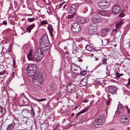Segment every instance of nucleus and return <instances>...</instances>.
Wrapping results in <instances>:
<instances>
[{"label":"nucleus","mask_w":130,"mask_h":130,"mask_svg":"<svg viewBox=\"0 0 130 130\" xmlns=\"http://www.w3.org/2000/svg\"><path fill=\"white\" fill-rule=\"evenodd\" d=\"M104 121L103 117L101 116L98 117L93 124V125L96 127H99V126L102 124Z\"/></svg>","instance_id":"5"},{"label":"nucleus","mask_w":130,"mask_h":130,"mask_svg":"<svg viewBox=\"0 0 130 130\" xmlns=\"http://www.w3.org/2000/svg\"><path fill=\"white\" fill-rule=\"evenodd\" d=\"M120 122L121 124L123 125L128 124V119L125 116H122L120 120Z\"/></svg>","instance_id":"14"},{"label":"nucleus","mask_w":130,"mask_h":130,"mask_svg":"<svg viewBox=\"0 0 130 130\" xmlns=\"http://www.w3.org/2000/svg\"><path fill=\"white\" fill-rule=\"evenodd\" d=\"M73 10L72 9L70 8V10L69 11V13L71 14L73 12Z\"/></svg>","instance_id":"38"},{"label":"nucleus","mask_w":130,"mask_h":130,"mask_svg":"<svg viewBox=\"0 0 130 130\" xmlns=\"http://www.w3.org/2000/svg\"><path fill=\"white\" fill-rule=\"evenodd\" d=\"M47 29L51 35L52 34L53 31V28L52 27L50 26H48Z\"/></svg>","instance_id":"27"},{"label":"nucleus","mask_w":130,"mask_h":130,"mask_svg":"<svg viewBox=\"0 0 130 130\" xmlns=\"http://www.w3.org/2000/svg\"><path fill=\"white\" fill-rule=\"evenodd\" d=\"M123 106L121 104H119L118 107L117 109L116 113L118 114H120L123 112Z\"/></svg>","instance_id":"16"},{"label":"nucleus","mask_w":130,"mask_h":130,"mask_svg":"<svg viewBox=\"0 0 130 130\" xmlns=\"http://www.w3.org/2000/svg\"><path fill=\"white\" fill-rule=\"evenodd\" d=\"M98 13L102 16H106L107 13L106 11L104 10H99Z\"/></svg>","instance_id":"19"},{"label":"nucleus","mask_w":130,"mask_h":130,"mask_svg":"<svg viewBox=\"0 0 130 130\" xmlns=\"http://www.w3.org/2000/svg\"><path fill=\"white\" fill-rule=\"evenodd\" d=\"M110 96V95H108V100H107L106 102V104L107 105H108L109 104V103H110V100L109 99V97Z\"/></svg>","instance_id":"32"},{"label":"nucleus","mask_w":130,"mask_h":130,"mask_svg":"<svg viewBox=\"0 0 130 130\" xmlns=\"http://www.w3.org/2000/svg\"><path fill=\"white\" fill-rule=\"evenodd\" d=\"M43 76L40 73L35 74L32 77V81L35 85L38 86L40 85L42 82Z\"/></svg>","instance_id":"2"},{"label":"nucleus","mask_w":130,"mask_h":130,"mask_svg":"<svg viewBox=\"0 0 130 130\" xmlns=\"http://www.w3.org/2000/svg\"><path fill=\"white\" fill-rule=\"evenodd\" d=\"M11 51V46L9 45L8 48V54L11 55L12 54Z\"/></svg>","instance_id":"29"},{"label":"nucleus","mask_w":130,"mask_h":130,"mask_svg":"<svg viewBox=\"0 0 130 130\" xmlns=\"http://www.w3.org/2000/svg\"><path fill=\"white\" fill-rule=\"evenodd\" d=\"M88 101V100H84V101L83 102H85V103H86V102H87Z\"/></svg>","instance_id":"45"},{"label":"nucleus","mask_w":130,"mask_h":130,"mask_svg":"<svg viewBox=\"0 0 130 130\" xmlns=\"http://www.w3.org/2000/svg\"><path fill=\"white\" fill-rule=\"evenodd\" d=\"M116 74L117 77L118 78L121 76V75H120V74L118 72H117L116 73Z\"/></svg>","instance_id":"36"},{"label":"nucleus","mask_w":130,"mask_h":130,"mask_svg":"<svg viewBox=\"0 0 130 130\" xmlns=\"http://www.w3.org/2000/svg\"><path fill=\"white\" fill-rule=\"evenodd\" d=\"M130 84V78H129L128 79V82L127 84V86H128Z\"/></svg>","instance_id":"39"},{"label":"nucleus","mask_w":130,"mask_h":130,"mask_svg":"<svg viewBox=\"0 0 130 130\" xmlns=\"http://www.w3.org/2000/svg\"><path fill=\"white\" fill-rule=\"evenodd\" d=\"M36 100L38 101H40L38 99H36Z\"/></svg>","instance_id":"48"},{"label":"nucleus","mask_w":130,"mask_h":130,"mask_svg":"<svg viewBox=\"0 0 130 130\" xmlns=\"http://www.w3.org/2000/svg\"><path fill=\"white\" fill-rule=\"evenodd\" d=\"M107 68H106V69H107Z\"/></svg>","instance_id":"61"},{"label":"nucleus","mask_w":130,"mask_h":130,"mask_svg":"<svg viewBox=\"0 0 130 130\" xmlns=\"http://www.w3.org/2000/svg\"><path fill=\"white\" fill-rule=\"evenodd\" d=\"M97 29V27L96 26L91 25L89 27L88 31V35L89 36H91L94 34V32Z\"/></svg>","instance_id":"9"},{"label":"nucleus","mask_w":130,"mask_h":130,"mask_svg":"<svg viewBox=\"0 0 130 130\" xmlns=\"http://www.w3.org/2000/svg\"><path fill=\"white\" fill-rule=\"evenodd\" d=\"M124 23L123 20H121L119 21H118L116 24V28L119 27L122 25Z\"/></svg>","instance_id":"18"},{"label":"nucleus","mask_w":130,"mask_h":130,"mask_svg":"<svg viewBox=\"0 0 130 130\" xmlns=\"http://www.w3.org/2000/svg\"><path fill=\"white\" fill-rule=\"evenodd\" d=\"M5 71H3L2 72H0V75H4V74H5Z\"/></svg>","instance_id":"41"},{"label":"nucleus","mask_w":130,"mask_h":130,"mask_svg":"<svg viewBox=\"0 0 130 130\" xmlns=\"http://www.w3.org/2000/svg\"><path fill=\"white\" fill-rule=\"evenodd\" d=\"M128 130H130V127H129L128 128Z\"/></svg>","instance_id":"51"},{"label":"nucleus","mask_w":130,"mask_h":130,"mask_svg":"<svg viewBox=\"0 0 130 130\" xmlns=\"http://www.w3.org/2000/svg\"><path fill=\"white\" fill-rule=\"evenodd\" d=\"M109 30L108 29H105L102 30V34L103 35H106L109 31Z\"/></svg>","instance_id":"26"},{"label":"nucleus","mask_w":130,"mask_h":130,"mask_svg":"<svg viewBox=\"0 0 130 130\" xmlns=\"http://www.w3.org/2000/svg\"><path fill=\"white\" fill-rule=\"evenodd\" d=\"M21 84H24V83H21Z\"/></svg>","instance_id":"55"},{"label":"nucleus","mask_w":130,"mask_h":130,"mask_svg":"<svg viewBox=\"0 0 130 130\" xmlns=\"http://www.w3.org/2000/svg\"><path fill=\"white\" fill-rule=\"evenodd\" d=\"M64 3H65L64 2H63L62 3H63V4Z\"/></svg>","instance_id":"56"},{"label":"nucleus","mask_w":130,"mask_h":130,"mask_svg":"<svg viewBox=\"0 0 130 130\" xmlns=\"http://www.w3.org/2000/svg\"><path fill=\"white\" fill-rule=\"evenodd\" d=\"M43 1H44V0H43Z\"/></svg>","instance_id":"62"},{"label":"nucleus","mask_w":130,"mask_h":130,"mask_svg":"<svg viewBox=\"0 0 130 130\" xmlns=\"http://www.w3.org/2000/svg\"><path fill=\"white\" fill-rule=\"evenodd\" d=\"M42 50L40 48H38L35 50L33 55L32 49L30 50L29 54L27 56L29 60H32L34 61H39L42 59L43 56L42 54Z\"/></svg>","instance_id":"1"},{"label":"nucleus","mask_w":130,"mask_h":130,"mask_svg":"<svg viewBox=\"0 0 130 130\" xmlns=\"http://www.w3.org/2000/svg\"><path fill=\"white\" fill-rule=\"evenodd\" d=\"M67 89L69 92L73 93L75 92L76 89V87L75 85L71 83H69L68 85Z\"/></svg>","instance_id":"6"},{"label":"nucleus","mask_w":130,"mask_h":130,"mask_svg":"<svg viewBox=\"0 0 130 130\" xmlns=\"http://www.w3.org/2000/svg\"><path fill=\"white\" fill-rule=\"evenodd\" d=\"M51 85H54V84H52Z\"/></svg>","instance_id":"57"},{"label":"nucleus","mask_w":130,"mask_h":130,"mask_svg":"<svg viewBox=\"0 0 130 130\" xmlns=\"http://www.w3.org/2000/svg\"><path fill=\"white\" fill-rule=\"evenodd\" d=\"M75 15V13H73L71 15H68L67 17V20L68 21H69V19H72L73 17Z\"/></svg>","instance_id":"24"},{"label":"nucleus","mask_w":130,"mask_h":130,"mask_svg":"<svg viewBox=\"0 0 130 130\" xmlns=\"http://www.w3.org/2000/svg\"><path fill=\"white\" fill-rule=\"evenodd\" d=\"M87 20V19L86 18L79 16H77L76 19V21L77 22L81 24L86 23Z\"/></svg>","instance_id":"10"},{"label":"nucleus","mask_w":130,"mask_h":130,"mask_svg":"<svg viewBox=\"0 0 130 130\" xmlns=\"http://www.w3.org/2000/svg\"><path fill=\"white\" fill-rule=\"evenodd\" d=\"M92 12H91V14H90V15H91L92 14Z\"/></svg>","instance_id":"54"},{"label":"nucleus","mask_w":130,"mask_h":130,"mask_svg":"<svg viewBox=\"0 0 130 130\" xmlns=\"http://www.w3.org/2000/svg\"><path fill=\"white\" fill-rule=\"evenodd\" d=\"M86 84V83L85 82V80L83 79L81 80L79 84V86L80 87H82L85 85Z\"/></svg>","instance_id":"22"},{"label":"nucleus","mask_w":130,"mask_h":130,"mask_svg":"<svg viewBox=\"0 0 130 130\" xmlns=\"http://www.w3.org/2000/svg\"><path fill=\"white\" fill-rule=\"evenodd\" d=\"M121 8L119 5H116L113 7L112 9V12L115 14H118L121 11Z\"/></svg>","instance_id":"11"},{"label":"nucleus","mask_w":130,"mask_h":130,"mask_svg":"<svg viewBox=\"0 0 130 130\" xmlns=\"http://www.w3.org/2000/svg\"><path fill=\"white\" fill-rule=\"evenodd\" d=\"M78 6V4H74L72 5L71 8L74 11H75L76 9Z\"/></svg>","instance_id":"23"},{"label":"nucleus","mask_w":130,"mask_h":130,"mask_svg":"<svg viewBox=\"0 0 130 130\" xmlns=\"http://www.w3.org/2000/svg\"><path fill=\"white\" fill-rule=\"evenodd\" d=\"M15 124L12 123L8 125L7 128L6 130H11L14 127Z\"/></svg>","instance_id":"20"},{"label":"nucleus","mask_w":130,"mask_h":130,"mask_svg":"<svg viewBox=\"0 0 130 130\" xmlns=\"http://www.w3.org/2000/svg\"><path fill=\"white\" fill-rule=\"evenodd\" d=\"M64 7H65V6L63 7V8H64Z\"/></svg>","instance_id":"60"},{"label":"nucleus","mask_w":130,"mask_h":130,"mask_svg":"<svg viewBox=\"0 0 130 130\" xmlns=\"http://www.w3.org/2000/svg\"><path fill=\"white\" fill-rule=\"evenodd\" d=\"M120 75H121V76L122 75H123V74H121Z\"/></svg>","instance_id":"53"},{"label":"nucleus","mask_w":130,"mask_h":130,"mask_svg":"<svg viewBox=\"0 0 130 130\" xmlns=\"http://www.w3.org/2000/svg\"><path fill=\"white\" fill-rule=\"evenodd\" d=\"M34 18H28V21L30 22H31L34 21Z\"/></svg>","instance_id":"34"},{"label":"nucleus","mask_w":130,"mask_h":130,"mask_svg":"<svg viewBox=\"0 0 130 130\" xmlns=\"http://www.w3.org/2000/svg\"><path fill=\"white\" fill-rule=\"evenodd\" d=\"M101 65H100V64H98V65L96 66V67H95V69H96L98 67H99Z\"/></svg>","instance_id":"44"},{"label":"nucleus","mask_w":130,"mask_h":130,"mask_svg":"<svg viewBox=\"0 0 130 130\" xmlns=\"http://www.w3.org/2000/svg\"><path fill=\"white\" fill-rule=\"evenodd\" d=\"M107 59L106 58H103L102 60V62L103 64L105 65L107 64Z\"/></svg>","instance_id":"28"},{"label":"nucleus","mask_w":130,"mask_h":130,"mask_svg":"<svg viewBox=\"0 0 130 130\" xmlns=\"http://www.w3.org/2000/svg\"><path fill=\"white\" fill-rule=\"evenodd\" d=\"M92 96H93V97H94V95H92Z\"/></svg>","instance_id":"59"},{"label":"nucleus","mask_w":130,"mask_h":130,"mask_svg":"<svg viewBox=\"0 0 130 130\" xmlns=\"http://www.w3.org/2000/svg\"><path fill=\"white\" fill-rule=\"evenodd\" d=\"M89 45H87L85 47L86 49L88 50V51H91V49L89 48Z\"/></svg>","instance_id":"35"},{"label":"nucleus","mask_w":130,"mask_h":130,"mask_svg":"<svg viewBox=\"0 0 130 130\" xmlns=\"http://www.w3.org/2000/svg\"><path fill=\"white\" fill-rule=\"evenodd\" d=\"M78 107L77 106H75V109H76Z\"/></svg>","instance_id":"50"},{"label":"nucleus","mask_w":130,"mask_h":130,"mask_svg":"<svg viewBox=\"0 0 130 130\" xmlns=\"http://www.w3.org/2000/svg\"><path fill=\"white\" fill-rule=\"evenodd\" d=\"M31 114L32 116L33 117H34L35 116V111L33 109L32 107H31Z\"/></svg>","instance_id":"30"},{"label":"nucleus","mask_w":130,"mask_h":130,"mask_svg":"<svg viewBox=\"0 0 130 130\" xmlns=\"http://www.w3.org/2000/svg\"><path fill=\"white\" fill-rule=\"evenodd\" d=\"M72 69L74 73L78 74H79L81 71V68L76 65H74L73 66Z\"/></svg>","instance_id":"13"},{"label":"nucleus","mask_w":130,"mask_h":130,"mask_svg":"<svg viewBox=\"0 0 130 130\" xmlns=\"http://www.w3.org/2000/svg\"><path fill=\"white\" fill-rule=\"evenodd\" d=\"M99 7L102 9H105L108 8L110 6L107 3L102 0H100L98 4Z\"/></svg>","instance_id":"8"},{"label":"nucleus","mask_w":130,"mask_h":130,"mask_svg":"<svg viewBox=\"0 0 130 130\" xmlns=\"http://www.w3.org/2000/svg\"><path fill=\"white\" fill-rule=\"evenodd\" d=\"M43 46H42V44H40V45L41 48H42L43 51L44 52H46L48 50L50 47V45L46 44H43Z\"/></svg>","instance_id":"17"},{"label":"nucleus","mask_w":130,"mask_h":130,"mask_svg":"<svg viewBox=\"0 0 130 130\" xmlns=\"http://www.w3.org/2000/svg\"><path fill=\"white\" fill-rule=\"evenodd\" d=\"M108 92L110 93L114 94L116 93L117 88L114 86H110L108 87Z\"/></svg>","instance_id":"12"},{"label":"nucleus","mask_w":130,"mask_h":130,"mask_svg":"<svg viewBox=\"0 0 130 130\" xmlns=\"http://www.w3.org/2000/svg\"><path fill=\"white\" fill-rule=\"evenodd\" d=\"M74 114L73 113H72V115H71V116H72V117H73V116H74Z\"/></svg>","instance_id":"49"},{"label":"nucleus","mask_w":130,"mask_h":130,"mask_svg":"<svg viewBox=\"0 0 130 130\" xmlns=\"http://www.w3.org/2000/svg\"><path fill=\"white\" fill-rule=\"evenodd\" d=\"M126 108L127 109L128 113L130 114V108H129L127 106H126Z\"/></svg>","instance_id":"40"},{"label":"nucleus","mask_w":130,"mask_h":130,"mask_svg":"<svg viewBox=\"0 0 130 130\" xmlns=\"http://www.w3.org/2000/svg\"><path fill=\"white\" fill-rule=\"evenodd\" d=\"M41 24L42 25L46 24L47 23V22L45 21H43L41 22Z\"/></svg>","instance_id":"31"},{"label":"nucleus","mask_w":130,"mask_h":130,"mask_svg":"<svg viewBox=\"0 0 130 130\" xmlns=\"http://www.w3.org/2000/svg\"><path fill=\"white\" fill-rule=\"evenodd\" d=\"M68 53V52H67V51H66V54H67V53Z\"/></svg>","instance_id":"52"},{"label":"nucleus","mask_w":130,"mask_h":130,"mask_svg":"<svg viewBox=\"0 0 130 130\" xmlns=\"http://www.w3.org/2000/svg\"><path fill=\"white\" fill-rule=\"evenodd\" d=\"M63 4V3H61V4H60L59 5V7H61Z\"/></svg>","instance_id":"47"},{"label":"nucleus","mask_w":130,"mask_h":130,"mask_svg":"<svg viewBox=\"0 0 130 130\" xmlns=\"http://www.w3.org/2000/svg\"><path fill=\"white\" fill-rule=\"evenodd\" d=\"M35 26L34 24H32L28 26L26 28L27 31H28L29 33L31 32V30Z\"/></svg>","instance_id":"21"},{"label":"nucleus","mask_w":130,"mask_h":130,"mask_svg":"<svg viewBox=\"0 0 130 130\" xmlns=\"http://www.w3.org/2000/svg\"><path fill=\"white\" fill-rule=\"evenodd\" d=\"M2 23H3V24H4V25H6L7 24L6 22H5V21H3V22Z\"/></svg>","instance_id":"43"},{"label":"nucleus","mask_w":130,"mask_h":130,"mask_svg":"<svg viewBox=\"0 0 130 130\" xmlns=\"http://www.w3.org/2000/svg\"><path fill=\"white\" fill-rule=\"evenodd\" d=\"M100 18L98 15H94L91 18V21L93 23L100 22L101 21Z\"/></svg>","instance_id":"15"},{"label":"nucleus","mask_w":130,"mask_h":130,"mask_svg":"<svg viewBox=\"0 0 130 130\" xmlns=\"http://www.w3.org/2000/svg\"><path fill=\"white\" fill-rule=\"evenodd\" d=\"M125 15L124 13L123 12H122L119 15V16L120 17H124Z\"/></svg>","instance_id":"33"},{"label":"nucleus","mask_w":130,"mask_h":130,"mask_svg":"<svg viewBox=\"0 0 130 130\" xmlns=\"http://www.w3.org/2000/svg\"><path fill=\"white\" fill-rule=\"evenodd\" d=\"M46 100L45 99H39L40 101H44Z\"/></svg>","instance_id":"42"},{"label":"nucleus","mask_w":130,"mask_h":130,"mask_svg":"<svg viewBox=\"0 0 130 130\" xmlns=\"http://www.w3.org/2000/svg\"><path fill=\"white\" fill-rule=\"evenodd\" d=\"M47 44L50 45L47 36L46 34L42 36L40 40V45L42 44L43 46V44Z\"/></svg>","instance_id":"4"},{"label":"nucleus","mask_w":130,"mask_h":130,"mask_svg":"<svg viewBox=\"0 0 130 130\" xmlns=\"http://www.w3.org/2000/svg\"><path fill=\"white\" fill-rule=\"evenodd\" d=\"M88 108H89L88 107H87L86 108H85L84 109L82 110V111H81L80 112H79L77 114V116H78L80 115L81 114L83 113L84 112L87 111V110H88Z\"/></svg>","instance_id":"25"},{"label":"nucleus","mask_w":130,"mask_h":130,"mask_svg":"<svg viewBox=\"0 0 130 130\" xmlns=\"http://www.w3.org/2000/svg\"><path fill=\"white\" fill-rule=\"evenodd\" d=\"M23 80V82H24V80H23H23Z\"/></svg>","instance_id":"58"},{"label":"nucleus","mask_w":130,"mask_h":130,"mask_svg":"<svg viewBox=\"0 0 130 130\" xmlns=\"http://www.w3.org/2000/svg\"><path fill=\"white\" fill-rule=\"evenodd\" d=\"M71 29L73 32L77 33L80 30V26L77 23H74L72 25Z\"/></svg>","instance_id":"7"},{"label":"nucleus","mask_w":130,"mask_h":130,"mask_svg":"<svg viewBox=\"0 0 130 130\" xmlns=\"http://www.w3.org/2000/svg\"><path fill=\"white\" fill-rule=\"evenodd\" d=\"M95 59L96 61H98L99 60V58L96 57H95Z\"/></svg>","instance_id":"46"},{"label":"nucleus","mask_w":130,"mask_h":130,"mask_svg":"<svg viewBox=\"0 0 130 130\" xmlns=\"http://www.w3.org/2000/svg\"><path fill=\"white\" fill-rule=\"evenodd\" d=\"M3 110V109L2 110V107H0V112H1L2 114L3 113V114L5 113V112L4 111V112Z\"/></svg>","instance_id":"37"},{"label":"nucleus","mask_w":130,"mask_h":130,"mask_svg":"<svg viewBox=\"0 0 130 130\" xmlns=\"http://www.w3.org/2000/svg\"><path fill=\"white\" fill-rule=\"evenodd\" d=\"M37 69L36 66L34 64H30L27 69V73L30 76L34 75Z\"/></svg>","instance_id":"3"}]
</instances>
